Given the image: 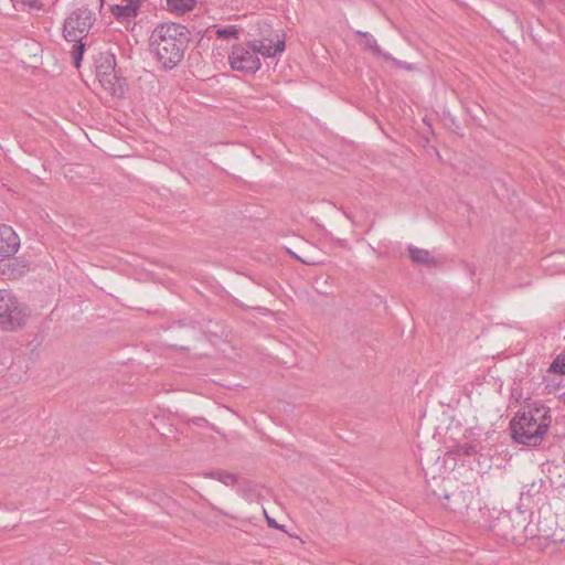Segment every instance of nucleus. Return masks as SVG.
I'll return each mask as SVG.
<instances>
[{
    "label": "nucleus",
    "instance_id": "8",
    "mask_svg": "<svg viewBox=\"0 0 565 565\" xmlns=\"http://www.w3.org/2000/svg\"><path fill=\"white\" fill-rule=\"evenodd\" d=\"M20 247V239L13 228L6 224H0V256L10 257L15 254Z\"/></svg>",
    "mask_w": 565,
    "mask_h": 565
},
{
    "label": "nucleus",
    "instance_id": "1",
    "mask_svg": "<svg viewBox=\"0 0 565 565\" xmlns=\"http://www.w3.org/2000/svg\"><path fill=\"white\" fill-rule=\"evenodd\" d=\"M256 26L257 29L250 34L254 39L247 44L238 43L232 46L228 54L232 70L255 74L262 66L259 55L269 58L285 51L284 33L275 32L265 20L257 22Z\"/></svg>",
    "mask_w": 565,
    "mask_h": 565
},
{
    "label": "nucleus",
    "instance_id": "5",
    "mask_svg": "<svg viewBox=\"0 0 565 565\" xmlns=\"http://www.w3.org/2000/svg\"><path fill=\"white\" fill-rule=\"evenodd\" d=\"M26 307L7 289L0 288V327L4 331H15L25 324Z\"/></svg>",
    "mask_w": 565,
    "mask_h": 565
},
{
    "label": "nucleus",
    "instance_id": "10",
    "mask_svg": "<svg viewBox=\"0 0 565 565\" xmlns=\"http://www.w3.org/2000/svg\"><path fill=\"white\" fill-rule=\"evenodd\" d=\"M195 4V0H167V9L177 15H183L192 11Z\"/></svg>",
    "mask_w": 565,
    "mask_h": 565
},
{
    "label": "nucleus",
    "instance_id": "14",
    "mask_svg": "<svg viewBox=\"0 0 565 565\" xmlns=\"http://www.w3.org/2000/svg\"><path fill=\"white\" fill-rule=\"evenodd\" d=\"M211 478L217 479L220 482L230 486L235 482V477L226 472H212L209 475Z\"/></svg>",
    "mask_w": 565,
    "mask_h": 565
},
{
    "label": "nucleus",
    "instance_id": "9",
    "mask_svg": "<svg viewBox=\"0 0 565 565\" xmlns=\"http://www.w3.org/2000/svg\"><path fill=\"white\" fill-rule=\"evenodd\" d=\"M355 34L363 38L362 46L364 50L371 51L374 55L380 56L387 62H395L392 54L382 51L376 39L371 33L358 30Z\"/></svg>",
    "mask_w": 565,
    "mask_h": 565
},
{
    "label": "nucleus",
    "instance_id": "19",
    "mask_svg": "<svg viewBox=\"0 0 565 565\" xmlns=\"http://www.w3.org/2000/svg\"><path fill=\"white\" fill-rule=\"evenodd\" d=\"M562 254H554L553 257H559Z\"/></svg>",
    "mask_w": 565,
    "mask_h": 565
},
{
    "label": "nucleus",
    "instance_id": "6",
    "mask_svg": "<svg viewBox=\"0 0 565 565\" xmlns=\"http://www.w3.org/2000/svg\"><path fill=\"white\" fill-rule=\"evenodd\" d=\"M96 77L102 87L110 95L122 93L121 81L116 72V57L111 53H102L96 60Z\"/></svg>",
    "mask_w": 565,
    "mask_h": 565
},
{
    "label": "nucleus",
    "instance_id": "11",
    "mask_svg": "<svg viewBox=\"0 0 565 565\" xmlns=\"http://www.w3.org/2000/svg\"><path fill=\"white\" fill-rule=\"evenodd\" d=\"M408 250H409V257L415 263L429 264L431 262L430 253L426 249L409 246Z\"/></svg>",
    "mask_w": 565,
    "mask_h": 565
},
{
    "label": "nucleus",
    "instance_id": "4",
    "mask_svg": "<svg viewBox=\"0 0 565 565\" xmlns=\"http://www.w3.org/2000/svg\"><path fill=\"white\" fill-rule=\"evenodd\" d=\"M95 22L94 12L82 7L73 11L64 21L63 36L67 42H73L72 57L76 67L81 66L85 44L82 42Z\"/></svg>",
    "mask_w": 565,
    "mask_h": 565
},
{
    "label": "nucleus",
    "instance_id": "3",
    "mask_svg": "<svg viewBox=\"0 0 565 565\" xmlns=\"http://www.w3.org/2000/svg\"><path fill=\"white\" fill-rule=\"evenodd\" d=\"M552 423L551 411L539 403L523 406L510 422L512 438L515 443L537 446L544 439Z\"/></svg>",
    "mask_w": 565,
    "mask_h": 565
},
{
    "label": "nucleus",
    "instance_id": "12",
    "mask_svg": "<svg viewBox=\"0 0 565 565\" xmlns=\"http://www.w3.org/2000/svg\"><path fill=\"white\" fill-rule=\"evenodd\" d=\"M550 373L565 375V355H557L548 367Z\"/></svg>",
    "mask_w": 565,
    "mask_h": 565
},
{
    "label": "nucleus",
    "instance_id": "7",
    "mask_svg": "<svg viewBox=\"0 0 565 565\" xmlns=\"http://www.w3.org/2000/svg\"><path fill=\"white\" fill-rule=\"evenodd\" d=\"M142 0H126L125 4H114L110 12L119 23H131L138 15Z\"/></svg>",
    "mask_w": 565,
    "mask_h": 565
},
{
    "label": "nucleus",
    "instance_id": "13",
    "mask_svg": "<svg viewBox=\"0 0 565 565\" xmlns=\"http://www.w3.org/2000/svg\"><path fill=\"white\" fill-rule=\"evenodd\" d=\"M215 33L220 39L238 38V29L235 25L218 28Z\"/></svg>",
    "mask_w": 565,
    "mask_h": 565
},
{
    "label": "nucleus",
    "instance_id": "20",
    "mask_svg": "<svg viewBox=\"0 0 565 565\" xmlns=\"http://www.w3.org/2000/svg\"><path fill=\"white\" fill-rule=\"evenodd\" d=\"M563 399L565 401V392L562 394Z\"/></svg>",
    "mask_w": 565,
    "mask_h": 565
},
{
    "label": "nucleus",
    "instance_id": "16",
    "mask_svg": "<svg viewBox=\"0 0 565 565\" xmlns=\"http://www.w3.org/2000/svg\"><path fill=\"white\" fill-rule=\"evenodd\" d=\"M267 521H268V525L270 527H274V529L278 527V524L275 522V520H271V519L267 518Z\"/></svg>",
    "mask_w": 565,
    "mask_h": 565
},
{
    "label": "nucleus",
    "instance_id": "2",
    "mask_svg": "<svg viewBox=\"0 0 565 565\" xmlns=\"http://www.w3.org/2000/svg\"><path fill=\"white\" fill-rule=\"evenodd\" d=\"M150 51L164 70L174 68L184 56L189 43L188 29L179 23L157 25L149 40Z\"/></svg>",
    "mask_w": 565,
    "mask_h": 565
},
{
    "label": "nucleus",
    "instance_id": "18",
    "mask_svg": "<svg viewBox=\"0 0 565 565\" xmlns=\"http://www.w3.org/2000/svg\"><path fill=\"white\" fill-rule=\"evenodd\" d=\"M98 2H99L98 10H99V12H102V10L104 9L105 0H98Z\"/></svg>",
    "mask_w": 565,
    "mask_h": 565
},
{
    "label": "nucleus",
    "instance_id": "15",
    "mask_svg": "<svg viewBox=\"0 0 565 565\" xmlns=\"http://www.w3.org/2000/svg\"><path fill=\"white\" fill-rule=\"evenodd\" d=\"M9 267L12 269V271L18 270L19 275H22L26 268V266L18 259H14L13 262H11L9 264Z\"/></svg>",
    "mask_w": 565,
    "mask_h": 565
},
{
    "label": "nucleus",
    "instance_id": "17",
    "mask_svg": "<svg viewBox=\"0 0 565 565\" xmlns=\"http://www.w3.org/2000/svg\"><path fill=\"white\" fill-rule=\"evenodd\" d=\"M394 64L401 66V67H404V68H409V66L406 64V63H403V62H398L396 58H395V62H393Z\"/></svg>",
    "mask_w": 565,
    "mask_h": 565
}]
</instances>
